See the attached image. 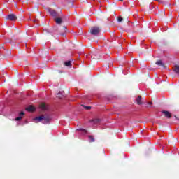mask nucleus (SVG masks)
Instances as JSON below:
<instances>
[{
    "mask_svg": "<svg viewBox=\"0 0 179 179\" xmlns=\"http://www.w3.org/2000/svg\"><path fill=\"white\" fill-rule=\"evenodd\" d=\"M118 1H120L121 2H122V1H124V0H118Z\"/></svg>",
    "mask_w": 179,
    "mask_h": 179,
    "instance_id": "4be33fe9",
    "label": "nucleus"
},
{
    "mask_svg": "<svg viewBox=\"0 0 179 179\" xmlns=\"http://www.w3.org/2000/svg\"><path fill=\"white\" fill-rule=\"evenodd\" d=\"M100 31L101 29L99 28V27H93L90 29V33L92 34V36H98Z\"/></svg>",
    "mask_w": 179,
    "mask_h": 179,
    "instance_id": "f03ea898",
    "label": "nucleus"
},
{
    "mask_svg": "<svg viewBox=\"0 0 179 179\" xmlns=\"http://www.w3.org/2000/svg\"><path fill=\"white\" fill-rule=\"evenodd\" d=\"M174 72H176V73H178L179 75V66H175Z\"/></svg>",
    "mask_w": 179,
    "mask_h": 179,
    "instance_id": "ddd939ff",
    "label": "nucleus"
},
{
    "mask_svg": "<svg viewBox=\"0 0 179 179\" xmlns=\"http://www.w3.org/2000/svg\"><path fill=\"white\" fill-rule=\"evenodd\" d=\"M48 12H49L50 15H51V16H52L54 19L55 17H58V13H57V11H55V10H52V8H48Z\"/></svg>",
    "mask_w": 179,
    "mask_h": 179,
    "instance_id": "7ed1b4c3",
    "label": "nucleus"
},
{
    "mask_svg": "<svg viewBox=\"0 0 179 179\" xmlns=\"http://www.w3.org/2000/svg\"><path fill=\"white\" fill-rule=\"evenodd\" d=\"M27 111H29V113H31L36 110L35 108H34L33 106H29L26 108Z\"/></svg>",
    "mask_w": 179,
    "mask_h": 179,
    "instance_id": "9d476101",
    "label": "nucleus"
},
{
    "mask_svg": "<svg viewBox=\"0 0 179 179\" xmlns=\"http://www.w3.org/2000/svg\"><path fill=\"white\" fill-rule=\"evenodd\" d=\"M34 23L37 22V20H34Z\"/></svg>",
    "mask_w": 179,
    "mask_h": 179,
    "instance_id": "aec40b11",
    "label": "nucleus"
},
{
    "mask_svg": "<svg viewBox=\"0 0 179 179\" xmlns=\"http://www.w3.org/2000/svg\"><path fill=\"white\" fill-rule=\"evenodd\" d=\"M89 142H94V137L89 136Z\"/></svg>",
    "mask_w": 179,
    "mask_h": 179,
    "instance_id": "dca6fc26",
    "label": "nucleus"
},
{
    "mask_svg": "<svg viewBox=\"0 0 179 179\" xmlns=\"http://www.w3.org/2000/svg\"><path fill=\"white\" fill-rule=\"evenodd\" d=\"M162 114H164L166 118H171V114L167 110H163Z\"/></svg>",
    "mask_w": 179,
    "mask_h": 179,
    "instance_id": "39448f33",
    "label": "nucleus"
},
{
    "mask_svg": "<svg viewBox=\"0 0 179 179\" xmlns=\"http://www.w3.org/2000/svg\"><path fill=\"white\" fill-rule=\"evenodd\" d=\"M77 131H79L80 133L82 134V135L87 134V131L86 129H77Z\"/></svg>",
    "mask_w": 179,
    "mask_h": 179,
    "instance_id": "1a4fd4ad",
    "label": "nucleus"
},
{
    "mask_svg": "<svg viewBox=\"0 0 179 179\" xmlns=\"http://www.w3.org/2000/svg\"><path fill=\"white\" fill-rule=\"evenodd\" d=\"M117 20H118V22H122L123 19H122V17H119L117 19Z\"/></svg>",
    "mask_w": 179,
    "mask_h": 179,
    "instance_id": "a211bd4d",
    "label": "nucleus"
},
{
    "mask_svg": "<svg viewBox=\"0 0 179 179\" xmlns=\"http://www.w3.org/2000/svg\"><path fill=\"white\" fill-rule=\"evenodd\" d=\"M156 65H158L159 66H162V68H164V63H163V61L158 60L156 62Z\"/></svg>",
    "mask_w": 179,
    "mask_h": 179,
    "instance_id": "6e6552de",
    "label": "nucleus"
},
{
    "mask_svg": "<svg viewBox=\"0 0 179 179\" xmlns=\"http://www.w3.org/2000/svg\"><path fill=\"white\" fill-rule=\"evenodd\" d=\"M149 104H150V105H151V104H152V102H150V103H149Z\"/></svg>",
    "mask_w": 179,
    "mask_h": 179,
    "instance_id": "412c9836",
    "label": "nucleus"
},
{
    "mask_svg": "<svg viewBox=\"0 0 179 179\" xmlns=\"http://www.w3.org/2000/svg\"><path fill=\"white\" fill-rule=\"evenodd\" d=\"M85 108L87 110H90V108H92V107H90V106H85Z\"/></svg>",
    "mask_w": 179,
    "mask_h": 179,
    "instance_id": "6ab92c4d",
    "label": "nucleus"
},
{
    "mask_svg": "<svg viewBox=\"0 0 179 179\" xmlns=\"http://www.w3.org/2000/svg\"><path fill=\"white\" fill-rule=\"evenodd\" d=\"M90 122H93V124H99L100 122V119H94L90 120Z\"/></svg>",
    "mask_w": 179,
    "mask_h": 179,
    "instance_id": "f8f14e48",
    "label": "nucleus"
},
{
    "mask_svg": "<svg viewBox=\"0 0 179 179\" xmlns=\"http://www.w3.org/2000/svg\"><path fill=\"white\" fill-rule=\"evenodd\" d=\"M51 120V117L48 115H41L39 117H35L34 121L35 122H43V124H48Z\"/></svg>",
    "mask_w": 179,
    "mask_h": 179,
    "instance_id": "f257e3e1",
    "label": "nucleus"
},
{
    "mask_svg": "<svg viewBox=\"0 0 179 179\" xmlns=\"http://www.w3.org/2000/svg\"><path fill=\"white\" fill-rule=\"evenodd\" d=\"M23 115H24V113L21 112L19 115V117H17L15 118V121H20V120H22V118H23Z\"/></svg>",
    "mask_w": 179,
    "mask_h": 179,
    "instance_id": "9b49d317",
    "label": "nucleus"
},
{
    "mask_svg": "<svg viewBox=\"0 0 179 179\" xmlns=\"http://www.w3.org/2000/svg\"><path fill=\"white\" fill-rule=\"evenodd\" d=\"M6 19L7 20L15 21L17 19V17H16V15H15L14 14H10L7 16Z\"/></svg>",
    "mask_w": 179,
    "mask_h": 179,
    "instance_id": "20e7f679",
    "label": "nucleus"
},
{
    "mask_svg": "<svg viewBox=\"0 0 179 179\" xmlns=\"http://www.w3.org/2000/svg\"><path fill=\"white\" fill-rule=\"evenodd\" d=\"M64 65L66 66H72V64H71V61L65 62Z\"/></svg>",
    "mask_w": 179,
    "mask_h": 179,
    "instance_id": "4468645a",
    "label": "nucleus"
},
{
    "mask_svg": "<svg viewBox=\"0 0 179 179\" xmlns=\"http://www.w3.org/2000/svg\"><path fill=\"white\" fill-rule=\"evenodd\" d=\"M179 120V119H178Z\"/></svg>",
    "mask_w": 179,
    "mask_h": 179,
    "instance_id": "5701e85b",
    "label": "nucleus"
},
{
    "mask_svg": "<svg viewBox=\"0 0 179 179\" xmlns=\"http://www.w3.org/2000/svg\"><path fill=\"white\" fill-rule=\"evenodd\" d=\"M54 20L57 24H61L62 23V19L61 17H56L54 18Z\"/></svg>",
    "mask_w": 179,
    "mask_h": 179,
    "instance_id": "423d86ee",
    "label": "nucleus"
},
{
    "mask_svg": "<svg viewBox=\"0 0 179 179\" xmlns=\"http://www.w3.org/2000/svg\"><path fill=\"white\" fill-rule=\"evenodd\" d=\"M57 97H58L59 99H62V93L59 92V93L57 94Z\"/></svg>",
    "mask_w": 179,
    "mask_h": 179,
    "instance_id": "f3484780",
    "label": "nucleus"
},
{
    "mask_svg": "<svg viewBox=\"0 0 179 179\" xmlns=\"http://www.w3.org/2000/svg\"><path fill=\"white\" fill-rule=\"evenodd\" d=\"M41 108L42 110H47V106H45V104L42 103V104L41 105Z\"/></svg>",
    "mask_w": 179,
    "mask_h": 179,
    "instance_id": "2eb2a0df",
    "label": "nucleus"
},
{
    "mask_svg": "<svg viewBox=\"0 0 179 179\" xmlns=\"http://www.w3.org/2000/svg\"><path fill=\"white\" fill-rule=\"evenodd\" d=\"M136 101L138 106L142 105V96H138L136 99Z\"/></svg>",
    "mask_w": 179,
    "mask_h": 179,
    "instance_id": "0eeeda50",
    "label": "nucleus"
}]
</instances>
